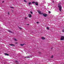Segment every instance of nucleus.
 I'll list each match as a JSON object with an SVG mask.
<instances>
[{
  "mask_svg": "<svg viewBox=\"0 0 64 64\" xmlns=\"http://www.w3.org/2000/svg\"><path fill=\"white\" fill-rule=\"evenodd\" d=\"M27 25H29V24H28Z\"/></svg>",
  "mask_w": 64,
  "mask_h": 64,
  "instance_id": "31",
  "label": "nucleus"
},
{
  "mask_svg": "<svg viewBox=\"0 0 64 64\" xmlns=\"http://www.w3.org/2000/svg\"><path fill=\"white\" fill-rule=\"evenodd\" d=\"M12 8H14L13 7H11Z\"/></svg>",
  "mask_w": 64,
  "mask_h": 64,
  "instance_id": "30",
  "label": "nucleus"
},
{
  "mask_svg": "<svg viewBox=\"0 0 64 64\" xmlns=\"http://www.w3.org/2000/svg\"><path fill=\"white\" fill-rule=\"evenodd\" d=\"M24 19H27V17H26Z\"/></svg>",
  "mask_w": 64,
  "mask_h": 64,
  "instance_id": "18",
  "label": "nucleus"
},
{
  "mask_svg": "<svg viewBox=\"0 0 64 64\" xmlns=\"http://www.w3.org/2000/svg\"><path fill=\"white\" fill-rule=\"evenodd\" d=\"M8 15H10V14L9 13V12H8Z\"/></svg>",
  "mask_w": 64,
  "mask_h": 64,
  "instance_id": "24",
  "label": "nucleus"
},
{
  "mask_svg": "<svg viewBox=\"0 0 64 64\" xmlns=\"http://www.w3.org/2000/svg\"><path fill=\"white\" fill-rule=\"evenodd\" d=\"M61 40H64V36H61V38H60Z\"/></svg>",
  "mask_w": 64,
  "mask_h": 64,
  "instance_id": "2",
  "label": "nucleus"
},
{
  "mask_svg": "<svg viewBox=\"0 0 64 64\" xmlns=\"http://www.w3.org/2000/svg\"><path fill=\"white\" fill-rule=\"evenodd\" d=\"M36 3V2H32V4H34V3Z\"/></svg>",
  "mask_w": 64,
  "mask_h": 64,
  "instance_id": "11",
  "label": "nucleus"
},
{
  "mask_svg": "<svg viewBox=\"0 0 64 64\" xmlns=\"http://www.w3.org/2000/svg\"><path fill=\"white\" fill-rule=\"evenodd\" d=\"M15 44H18V42H15Z\"/></svg>",
  "mask_w": 64,
  "mask_h": 64,
  "instance_id": "26",
  "label": "nucleus"
},
{
  "mask_svg": "<svg viewBox=\"0 0 64 64\" xmlns=\"http://www.w3.org/2000/svg\"><path fill=\"white\" fill-rule=\"evenodd\" d=\"M14 40L16 41H17V40L16 38H14Z\"/></svg>",
  "mask_w": 64,
  "mask_h": 64,
  "instance_id": "21",
  "label": "nucleus"
},
{
  "mask_svg": "<svg viewBox=\"0 0 64 64\" xmlns=\"http://www.w3.org/2000/svg\"><path fill=\"white\" fill-rule=\"evenodd\" d=\"M39 54H41V52H39Z\"/></svg>",
  "mask_w": 64,
  "mask_h": 64,
  "instance_id": "27",
  "label": "nucleus"
},
{
  "mask_svg": "<svg viewBox=\"0 0 64 64\" xmlns=\"http://www.w3.org/2000/svg\"><path fill=\"white\" fill-rule=\"evenodd\" d=\"M24 2H26V1L25 0H24Z\"/></svg>",
  "mask_w": 64,
  "mask_h": 64,
  "instance_id": "22",
  "label": "nucleus"
},
{
  "mask_svg": "<svg viewBox=\"0 0 64 64\" xmlns=\"http://www.w3.org/2000/svg\"><path fill=\"white\" fill-rule=\"evenodd\" d=\"M38 12L40 14H41V12L40 11H38Z\"/></svg>",
  "mask_w": 64,
  "mask_h": 64,
  "instance_id": "13",
  "label": "nucleus"
},
{
  "mask_svg": "<svg viewBox=\"0 0 64 64\" xmlns=\"http://www.w3.org/2000/svg\"><path fill=\"white\" fill-rule=\"evenodd\" d=\"M30 12V13H31V14H33V12H32L31 11Z\"/></svg>",
  "mask_w": 64,
  "mask_h": 64,
  "instance_id": "14",
  "label": "nucleus"
},
{
  "mask_svg": "<svg viewBox=\"0 0 64 64\" xmlns=\"http://www.w3.org/2000/svg\"><path fill=\"white\" fill-rule=\"evenodd\" d=\"M47 29L48 30H49V27H47Z\"/></svg>",
  "mask_w": 64,
  "mask_h": 64,
  "instance_id": "12",
  "label": "nucleus"
},
{
  "mask_svg": "<svg viewBox=\"0 0 64 64\" xmlns=\"http://www.w3.org/2000/svg\"><path fill=\"white\" fill-rule=\"evenodd\" d=\"M20 45L22 46H24V44H20Z\"/></svg>",
  "mask_w": 64,
  "mask_h": 64,
  "instance_id": "9",
  "label": "nucleus"
},
{
  "mask_svg": "<svg viewBox=\"0 0 64 64\" xmlns=\"http://www.w3.org/2000/svg\"><path fill=\"white\" fill-rule=\"evenodd\" d=\"M4 55H7V56H9V54H7L6 53H5Z\"/></svg>",
  "mask_w": 64,
  "mask_h": 64,
  "instance_id": "8",
  "label": "nucleus"
},
{
  "mask_svg": "<svg viewBox=\"0 0 64 64\" xmlns=\"http://www.w3.org/2000/svg\"><path fill=\"white\" fill-rule=\"evenodd\" d=\"M50 58H53V56L52 55V56L50 57Z\"/></svg>",
  "mask_w": 64,
  "mask_h": 64,
  "instance_id": "15",
  "label": "nucleus"
},
{
  "mask_svg": "<svg viewBox=\"0 0 64 64\" xmlns=\"http://www.w3.org/2000/svg\"><path fill=\"white\" fill-rule=\"evenodd\" d=\"M64 29H63L62 31L63 32H64Z\"/></svg>",
  "mask_w": 64,
  "mask_h": 64,
  "instance_id": "16",
  "label": "nucleus"
},
{
  "mask_svg": "<svg viewBox=\"0 0 64 64\" xmlns=\"http://www.w3.org/2000/svg\"><path fill=\"white\" fill-rule=\"evenodd\" d=\"M43 15L44 17H46L47 16V14H43Z\"/></svg>",
  "mask_w": 64,
  "mask_h": 64,
  "instance_id": "3",
  "label": "nucleus"
},
{
  "mask_svg": "<svg viewBox=\"0 0 64 64\" xmlns=\"http://www.w3.org/2000/svg\"><path fill=\"white\" fill-rule=\"evenodd\" d=\"M42 40H44V39H45V38H44V37H42Z\"/></svg>",
  "mask_w": 64,
  "mask_h": 64,
  "instance_id": "7",
  "label": "nucleus"
},
{
  "mask_svg": "<svg viewBox=\"0 0 64 64\" xmlns=\"http://www.w3.org/2000/svg\"><path fill=\"white\" fill-rule=\"evenodd\" d=\"M2 3H4V1H2Z\"/></svg>",
  "mask_w": 64,
  "mask_h": 64,
  "instance_id": "28",
  "label": "nucleus"
},
{
  "mask_svg": "<svg viewBox=\"0 0 64 64\" xmlns=\"http://www.w3.org/2000/svg\"><path fill=\"white\" fill-rule=\"evenodd\" d=\"M24 58H30V57L29 56H28L27 57H25Z\"/></svg>",
  "mask_w": 64,
  "mask_h": 64,
  "instance_id": "20",
  "label": "nucleus"
},
{
  "mask_svg": "<svg viewBox=\"0 0 64 64\" xmlns=\"http://www.w3.org/2000/svg\"><path fill=\"white\" fill-rule=\"evenodd\" d=\"M31 2H30V3H29V5H30V4H31Z\"/></svg>",
  "mask_w": 64,
  "mask_h": 64,
  "instance_id": "25",
  "label": "nucleus"
},
{
  "mask_svg": "<svg viewBox=\"0 0 64 64\" xmlns=\"http://www.w3.org/2000/svg\"><path fill=\"white\" fill-rule=\"evenodd\" d=\"M15 62H16V63H17V62H18V61H17V60H16L15 61Z\"/></svg>",
  "mask_w": 64,
  "mask_h": 64,
  "instance_id": "19",
  "label": "nucleus"
},
{
  "mask_svg": "<svg viewBox=\"0 0 64 64\" xmlns=\"http://www.w3.org/2000/svg\"><path fill=\"white\" fill-rule=\"evenodd\" d=\"M53 2L54 3V1H53Z\"/></svg>",
  "mask_w": 64,
  "mask_h": 64,
  "instance_id": "32",
  "label": "nucleus"
},
{
  "mask_svg": "<svg viewBox=\"0 0 64 64\" xmlns=\"http://www.w3.org/2000/svg\"><path fill=\"white\" fill-rule=\"evenodd\" d=\"M35 4V5H36V6H37L38 5V2H36Z\"/></svg>",
  "mask_w": 64,
  "mask_h": 64,
  "instance_id": "5",
  "label": "nucleus"
},
{
  "mask_svg": "<svg viewBox=\"0 0 64 64\" xmlns=\"http://www.w3.org/2000/svg\"><path fill=\"white\" fill-rule=\"evenodd\" d=\"M9 45H10V46H15V45L13 44H9Z\"/></svg>",
  "mask_w": 64,
  "mask_h": 64,
  "instance_id": "4",
  "label": "nucleus"
},
{
  "mask_svg": "<svg viewBox=\"0 0 64 64\" xmlns=\"http://www.w3.org/2000/svg\"><path fill=\"white\" fill-rule=\"evenodd\" d=\"M58 7L59 8V10H60V12H61V10H62V6H61L60 4H58Z\"/></svg>",
  "mask_w": 64,
  "mask_h": 64,
  "instance_id": "1",
  "label": "nucleus"
},
{
  "mask_svg": "<svg viewBox=\"0 0 64 64\" xmlns=\"http://www.w3.org/2000/svg\"><path fill=\"white\" fill-rule=\"evenodd\" d=\"M28 16L30 18H31L32 17V16H31V15L30 14H29L28 15Z\"/></svg>",
  "mask_w": 64,
  "mask_h": 64,
  "instance_id": "6",
  "label": "nucleus"
},
{
  "mask_svg": "<svg viewBox=\"0 0 64 64\" xmlns=\"http://www.w3.org/2000/svg\"><path fill=\"white\" fill-rule=\"evenodd\" d=\"M8 32H10V33H12V32H11V31H10V30H8Z\"/></svg>",
  "mask_w": 64,
  "mask_h": 64,
  "instance_id": "17",
  "label": "nucleus"
},
{
  "mask_svg": "<svg viewBox=\"0 0 64 64\" xmlns=\"http://www.w3.org/2000/svg\"><path fill=\"white\" fill-rule=\"evenodd\" d=\"M37 24L39 23V22H37Z\"/></svg>",
  "mask_w": 64,
  "mask_h": 64,
  "instance_id": "29",
  "label": "nucleus"
},
{
  "mask_svg": "<svg viewBox=\"0 0 64 64\" xmlns=\"http://www.w3.org/2000/svg\"><path fill=\"white\" fill-rule=\"evenodd\" d=\"M18 27L20 28V30L22 29V28H20L19 27Z\"/></svg>",
  "mask_w": 64,
  "mask_h": 64,
  "instance_id": "10",
  "label": "nucleus"
},
{
  "mask_svg": "<svg viewBox=\"0 0 64 64\" xmlns=\"http://www.w3.org/2000/svg\"><path fill=\"white\" fill-rule=\"evenodd\" d=\"M49 13H51V12L50 11L48 12Z\"/></svg>",
  "mask_w": 64,
  "mask_h": 64,
  "instance_id": "23",
  "label": "nucleus"
}]
</instances>
